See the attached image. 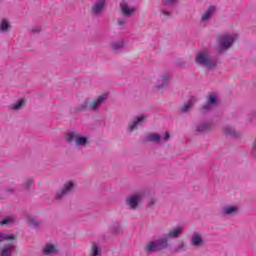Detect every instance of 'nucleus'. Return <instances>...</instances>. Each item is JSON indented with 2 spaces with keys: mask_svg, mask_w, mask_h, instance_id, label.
Wrapping results in <instances>:
<instances>
[{
  "mask_svg": "<svg viewBox=\"0 0 256 256\" xmlns=\"http://www.w3.org/2000/svg\"><path fill=\"white\" fill-rule=\"evenodd\" d=\"M183 233V226H177L176 228L169 231V233L162 237L159 242L152 241L145 246V251L153 253L155 251H161L167 247V241L169 239H177Z\"/></svg>",
  "mask_w": 256,
  "mask_h": 256,
  "instance_id": "nucleus-1",
  "label": "nucleus"
},
{
  "mask_svg": "<svg viewBox=\"0 0 256 256\" xmlns=\"http://www.w3.org/2000/svg\"><path fill=\"white\" fill-rule=\"evenodd\" d=\"M196 63L203 67H208V69H213L216 65L215 59L211 57L208 50H201L196 54Z\"/></svg>",
  "mask_w": 256,
  "mask_h": 256,
  "instance_id": "nucleus-2",
  "label": "nucleus"
},
{
  "mask_svg": "<svg viewBox=\"0 0 256 256\" xmlns=\"http://www.w3.org/2000/svg\"><path fill=\"white\" fill-rule=\"evenodd\" d=\"M104 101H107V93H104L94 99L91 104L89 101H84L82 104L79 105V109L85 111V109H90L91 111H97L101 105H103Z\"/></svg>",
  "mask_w": 256,
  "mask_h": 256,
  "instance_id": "nucleus-3",
  "label": "nucleus"
},
{
  "mask_svg": "<svg viewBox=\"0 0 256 256\" xmlns=\"http://www.w3.org/2000/svg\"><path fill=\"white\" fill-rule=\"evenodd\" d=\"M236 39L237 34H226L221 36L218 40L217 51H219V53L227 51V49L235 43Z\"/></svg>",
  "mask_w": 256,
  "mask_h": 256,
  "instance_id": "nucleus-4",
  "label": "nucleus"
},
{
  "mask_svg": "<svg viewBox=\"0 0 256 256\" xmlns=\"http://www.w3.org/2000/svg\"><path fill=\"white\" fill-rule=\"evenodd\" d=\"M217 105H219V96H217V93H210L208 95L206 104L202 107V113L213 111Z\"/></svg>",
  "mask_w": 256,
  "mask_h": 256,
  "instance_id": "nucleus-5",
  "label": "nucleus"
},
{
  "mask_svg": "<svg viewBox=\"0 0 256 256\" xmlns=\"http://www.w3.org/2000/svg\"><path fill=\"white\" fill-rule=\"evenodd\" d=\"M66 141L68 143H72V141H75L76 145L83 146L87 144V138L77 135L75 132H69L66 135Z\"/></svg>",
  "mask_w": 256,
  "mask_h": 256,
  "instance_id": "nucleus-6",
  "label": "nucleus"
},
{
  "mask_svg": "<svg viewBox=\"0 0 256 256\" xmlns=\"http://www.w3.org/2000/svg\"><path fill=\"white\" fill-rule=\"evenodd\" d=\"M169 137H170L169 132H166L164 137L160 136L159 134H147L145 136V141H150L153 143H161V141H167Z\"/></svg>",
  "mask_w": 256,
  "mask_h": 256,
  "instance_id": "nucleus-7",
  "label": "nucleus"
},
{
  "mask_svg": "<svg viewBox=\"0 0 256 256\" xmlns=\"http://www.w3.org/2000/svg\"><path fill=\"white\" fill-rule=\"evenodd\" d=\"M141 199H143L142 194H134L126 199V203L130 209H137Z\"/></svg>",
  "mask_w": 256,
  "mask_h": 256,
  "instance_id": "nucleus-8",
  "label": "nucleus"
},
{
  "mask_svg": "<svg viewBox=\"0 0 256 256\" xmlns=\"http://www.w3.org/2000/svg\"><path fill=\"white\" fill-rule=\"evenodd\" d=\"M73 187H75V184L73 182H67L66 184H64L63 189L56 193V198L61 199V197H65V195H68V193H71V191H73Z\"/></svg>",
  "mask_w": 256,
  "mask_h": 256,
  "instance_id": "nucleus-9",
  "label": "nucleus"
},
{
  "mask_svg": "<svg viewBox=\"0 0 256 256\" xmlns=\"http://www.w3.org/2000/svg\"><path fill=\"white\" fill-rule=\"evenodd\" d=\"M143 123H145V115L135 117L133 122L128 125V131H135V129L143 125Z\"/></svg>",
  "mask_w": 256,
  "mask_h": 256,
  "instance_id": "nucleus-10",
  "label": "nucleus"
},
{
  "mask_svg": "<svg viewBox=\"0 0 256 256\" xmlns=\"http://www.w3.org/2000/svg\"><path fill=\"white\" fill-rule=\"evenodd\" d=\"M223 215H237L239 214L238 205H226L222 208Z\"/></svg>",
  "mask_w": 256,
  "mask_h": 256,
  "instance_id": "nucleus-11",
  "label": "nucleus"
},
{
  "mask_svg": "<svg viewBox=\"0 0 256 256\" xmlns=\"http://www.w3.org/2000/svg\"><path fill=\"white\" fill-rule=\"evenodd\" d=\"M120 9H121L123 15H131V14L135 13V7L129 6V4H127V2H125V1H122L120 3Z\"/></svg>",
  "mask_w": 256,
  "mask_h": 256,
  "instance_id": "nucleus-12",
  "label": "nucleus"
},
{
  "mask_svg": "<svg viewBox=\"0 0 256 256\" xmlns=\"http://www.w3.org/2000/svg\"><path fill=\"white\" fill-rule=\"evenodd\" d=\"M191 245L201 247L203 245V236L199 232H195L191 237Z\"/></svg>",
  "mask_w": 256,
  "mask_h": 256,
  "instance_id": "nucleus-13",
  "label": "nucleus"
},
{
  "mask_svg": "<svg viewBox=\"0 0 256 256\" xmlns=\"http://www.w3.org/2000/svg\"><path fill=\"white\" fill-rule=\"evenodd\" d=\"M167 85H169V74H164L159 77L156 87L157 89H164Z\"/></svg>",
  "mask_w": 256,
  "mask_h": 256,
  "instance_id": "nucleus-14",
  "label": "nucleus"
},
{
  "mask_svg": "<svg viewBox=\"0 0 256 256\" xmlns=\"http://www.w3.org/2000/svg\"><path fill=\"white\" fill-rule=\"evenodd\" d=\"M105 0H100L98 2H96L92 8V11L94 13V15H99V13H101V11H103L104 7H105Z\"/></svg>",
  "mask_w": 256,
  "mask_h": 256,
  "instance_id": "nucleus-15",
  "label": "nucleus"
},
{
  "mask_svg": "<svg viewBox=\"0 0 256 256\" xmlns=\"http://www.w3.org/2000/svg\"><path fill=\"white\" fill-rule=\"evenodd\" d=\"M195 103H197V97H191L190 100L182 106V113H187V111H189Z\"/></svg>",
  "mask_w": 256,
  "mask_h": 256,
  "instance_id": "nucleus-16",
  "label": "nucleus"
},
{
  "mask_svg": "<svg viewBox=\"0 0 256 256\" xmlns=\"http://www.w3.org/2000/svg\"><path fill=\"white\" fill-rule=\"evenodd\" d=\"M125 47V43L123 42V40H120L118 42H113L111 44V50L113 51V53H119V51H121V49H124Z\"/></svg>",
  "mask_w": 256,
  "mask_h": 256,
  "instance_id": "nucleus-17",
  "label": "nucleus"
},
{
  "mask_svg": "<svg viewBox=\"0 0 256 256\" xmlns=\"http://www.w3.org/2000/svg\"><path fill=\"white\" fill-rule=\"evenodd\" d=\"M13 251H15V246H13V245H11V246H4L0 250V256H11V255H13Z\"/></svg>",
  "mask_w": 256,
  "mask_h": 256,
  "instance_id": "nucleus-18",
  "label": "nucleus"
},
{
  "mask_svg": "<svg viewBox=\"0 0 256 256\" xmlns=\"http://www.w3.org/2000/svg\"><path fill=\"white\" fill-rule=\"evenodd\" d=\"M209 129H211V122H204L196 127L197 133H205V131H209Z\"/></svg>",
  "mask_w": 256,
  "mask_h": 256,
  "instance_id": "nucleus-19",
  "label": "nucleus"
},
{
  "mask_svg": "<svg viewBox=\"0 0 256 256\" xmlns=\"http://www.w3.org/2000/svg\"><path fill=\"white\" fill-rule=\"evenodd\" d=\"M11 29V24H9V20L2 19L0 22V33H7Z\"/></svg>",
  "mask_w": 256,
  "mask_h": 256,
  "instance_id": "nucleus-20",
  "label": "nucleus"
},
{
  "mask_svg": "<svg viewBox=\"0 0 256 256\" xmlns=\"http://www.w3.org/2000/svg\"><path fill=\"white\" fill-rule=\"evenodd\" d=\"M56 252H57V247H55L53 244H47L43 249L44 255H53Z\"/></svg>",
  "mask_w": 256,
  "mask_h": 256,
  "instance_id": "nucleus-21",
  "label": "nucleus"
},
{
  "mask_svg": "<svg viewBox=\"0 0 256 256\" xmlns=\"http://www.w3.org/2000/svg\"><path fill=\"white\" fill-rule=\"evenodd\" d=\"M214 13H215V7L210 6L206 11V13L202 15V21H209V19H211Z\"/></svg>",
  "mask_w": 256,
  "mask_h": 256,
  "instance_id": "nucleus-22",
  "label": "nucleus"
},
{
  "mask_svg": "<svg viewBox=\"0 0 256 256\" xmlns=\"http://www.w3.org/2000/svg\"><path fill=\"white\" fill-rule=\"evenodd\" d=\"M223 133L228 137H237V132L235 131V128L231 126H225L223 129Z\"/></svg>",
  "mask_w": 256,
  "mask_h": 256,
  "instance_id": "nucleus-23",
  "label": "nucleus"
},
{
  "mask_svg": "<svg viewBox=\"0 0 256 256\" xmlns=\"http://www.w3.org/2000/svg\"><path fill=\"white\" fill-rule=\"evenodd\" d=\"M22 105H25L24 99H20L17 102H15L14 104H12L11 109H13L14 111H19V109H21Z\"/></svg>",
  "mask_w": 256,
  "mask_h": 256,
  "instance_id": "nucleus-24",
  "label": "nucleus"
},
{
  "mask_svg": "<svg viewBox=\"0 0 256 256\" xmlns=\"http://www.w3.org/2000/svg\"><path fill=\"white\" fill-rule=\"evenodd\" d=\"M9 239H15V235L0 232V243H3V241H7Z\"/></svg>",
  "mask_w": 256,
  "mask_h": 256,
  "instance_id": "nucleus-25",
  "label": "nucleus"
},
{
  "mask_svg": "<svg viewBox=\"0 0 256 256\" xmlns=\"http://www.w3.org/2000/svg\"><path fill=\"white\" fill-rule=\"evenodd\" d=\"M14 221L15 218L13 216H8L0 221V225H11V223H13Z\"/></svg>",
  "mask_w": 256,
  "mask_h": 256,
  "instance_id": "nucleus-26",
  "label": "nucleus"
},
{
  "mask_svg": "<svg viewBox=\"0 0 256 256\" xmlns=\"http://www.w3.org/2000/svg\"><path fill=\"white\" fill-rule=\"evenodd\" d=\"M91 256H101V249H99V246L97 244H92V255Z\"/></svg>",
  "mask_w": 256,
  "mask_h": 256,
  "instance_id": "nucleus-27",
  "label": "nucleus"
},
{
  "mask_svg": "<svg viewBox=\"0 0 256 256\" xmlns=\"http://www.w3.org/2000/svg\"><path fill=\"white\" fill-rule=\"evenodd\" d=\"M28 223L32 226V227H37V225H39V221L37 220V218L30 216L28 217Z\"/></svg>",
  "mask_w": 256,
  "mask_h": 256,
  "instance_id": "nucleus-28",
  "label": "nucleus"
},
{
  "mask_svg": "<svg viewBox=\"0 0 256 256\" xmlns=\"http://www.w3.org/2000/svg\"><path fill=\"white\" fill-rule=\"evenodd\" d=\"M177 3V0H164L162 2L163 7H173Z\"/></svg>",
  "mask_w": 256,
  "mask_h": 256,
  "instance_id": "nucleus-29",
  "label": "nucleus"
},
{
  "mask_svg": "<svg viewBox=\"0 0 256 256\" xmlns=\"http://www.w3.org/2000/svg\"><path fill=\"white\" fill-rule=\"evenodd\" d=\"M31 185H33V180L32 179H28L26 181V189H29V187H31Z\"/></svg>",
  "mask_w": 256,
  "mask_h": 256,
  "instance_id": "nucleus-30",
  "label": "nucleus"
},
{
  "mask_svg": "<svg viewBox=\"0 0 256 256\" xmlns=\"http://www.w3.org/2000/svg\"><path fill=\"white\" fill-rule=\"evenodd\" d=\"M118 23H119V25L121 27V26L125 25V20L124 21L119 20Z\"/></svg>",
  "mask_w": 256,
  "mask_h": 256,
  "instance_id": "nucleus-31",
  "label": "nucleus"
},
{
  "mask_svg": "<svg viewBox=\"0 0 256 256\" xmlns=\"http://www.w3.org/2000/svg\"><path fill=\"white\" fill-rule=\"evenodd\" d=\"M163 15H169V11L162 10Z\"/></svg>",
  "mask_w": 256,
  "mask_h": 256,
  "instance_id": "nucleus-32",
  "label": "nucleus"
},
{
  "mask_svg": "<svg viewBox=\"0 0 256 256\" xmlns=\"http://www.w3.org/2000/svg\"><path fill=\"white\" fill-rule=\"evenodd\" d=\"M34 33H39V29L34 30Z\"/></svg>",
  "mask_w": 256,
  "mask_h": 256,
  "instance_id": "nucleus-33",
  "label": "nucleus"
}]
</instances>
